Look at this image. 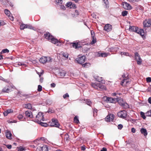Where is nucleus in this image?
I'll use <instances>...</instances> for the list:
<instances>
[{"mask_svg":"<svg viewBox=\"0 0 151 151\" xmlns=\"http://www.w3.org/2000/svg\"><path fill=\"white\" fill-rule=\"evenodd\" d=\"M129 29L130 31L135 32L140 34L141 36H143L144 35V33L143 30L139 29L137 27L130 26Z\"/></svg>","mask_w":151,"mask_h":151,"instance_id":"obj_1","label":"nucleus"},{"mask_svg":"<svg viewBox=\"0 0 151 151\" xmlns=\"http://www.w3.org/2000/svg\"><path fill=\"white\" fill-rule=\"evenodd\" d=\"M43 115L42 113L39 112L37 115L36 116V118L35 119V122H37L39 123V122H41V121H44V119L43 118Z\"/></svg>","mask_w":151,"mask_h":151,"instance_id":"obj_2","label":"nucleus"},{"mask_svg":"<svg viewBox=\"0 0 151 151\" xmlns=\"http://www.w3.org/2000/svg\"><path fill=\"white\" fill-rule=\"evenodd\" d=\"M52 60V59L50 57L43 56L40 59L39 61L41 63H45L46 62H51Z\"/></svg>","mask_w":151,"mask_h":151,"instance_id":"obj_3","label":"nucleus"},{"mask_svg":"<svg viewBox=\"0 0 151 151\" xmlns=\"http://www.w3.org/2000/svg\"><path fill=\"white\" fill-rule=\"evenodd\" d=\"M51 121V122L48 123V125L51 127H55L59 128V126L60 125L57 119H52Z\"/></svg>","mask_w":151,"mask_h":151,"instance_id":"obj_4","label":"nucleus"},{"mask_svg":"<svg viewBox=\"0 0 151 151\" xmlns=\"http://www.w3.org/2000/svg\"><path fill=\"white\" fill-rule=\"evenodd\" d=\"M127 114L126 111L124 110L120 111L117 113L118 116L123 119L126 118L127 116Z\"/></svg>","mask_w":151,"mask_h":151,"instance_id":"obj_5","label":"nucleus"},{"mask_svg":"<svg viewBox=\"0 0 151 151\" xmlns=\"http://www.w3.org/2000/svg\"><path fill=\"white\" fill-rule=\"evenodd\" d=\"M135 58L136 60L137 64L139 65H141L142 62V60L138 53L137 52H136L135 53Z\"/></svg>","mask_w":151,"mask_h":151,"instance_id":"obj_6","label":"nucleus"},{"mask_svg":"<svg viewBox=\"0 0 151 151\" xmlns=\"http://www.w3.org/2000/svg\"><path fill=\"white\" fill-rule=\"evenodd\" d=\"M85 56H82L76 58V60L78 63L82 64L85 62Z\"/></svg>","mask_w":151,"mask_h":151,"instance_id":"obj_7","label":"nucleus"},{"mask_svg":"<svg viewBox=\"0 0 151 151\" xmlns=\"http://www.w3.org/2000/svg\"><path fill=\"white\" fill-rule=\"evenodd\" d=\"M122 5L123 8L127 10H130L132 9V7L130 4L126 2H123Z\"/></svg>","mask_w":151,"mask_h":151,"instance_id":"obj_8","label":"nucleus"},{"mask_svg":"<svg viewBox=\"0 0 151 151\" xmlns=\"http://www.w3.org/2000/svg\"><path fill=\"white\" fill-rule=\"evenodd\" d=\"M119 103L124 109H127L129 107V106L128 104L124 102L122 99H120V101H119Z\"/></svg>","mask_w":151,"mask_h":151,"instance_id":"obj_9","label":"nucleus"},{"mask_svg":"<svg viewBox=\"0 0 151 151\" xmlns=\"http://www.w3.org/2000/svg\"><path fill=\"white\" fill-rule=\"evenodd\" d=\"M143 25L144 27H149L151 26V19L144 21L143 22Z\"/></svg>","mask_w":151,"mask_h":151,"instance_id":"obj_10","label":"nucleus"},{"mask_svg":"<svg viewBox=\"0 0 151 151\" xmlns=\"http://www.w3.org/2000/svg\"><path fill=\"white\" fill-rule=\"evenodd\" d=\"M114 118V115L113 114H110L108 115L105 118V120L107 122L113 121Z\"/></svg>","mask_w":151,"mask_h":151,"instance_id":"obj_11","label":"nucleus"},{"mask_svg":"<svg viewBox=\"0 0 151 151\" xmlns=\"http://www.w3.org/2000/svg\"><path fill=\"white\" fill-rule=\"evenodd\" d=\"M112 29V26L109 24H107L106 25L104 28V30L107 32L110 31Z\"/></svg>","mask_w":151,"mask_h":151,"instance_id":"obj_12","label":"nucleus"},{"mask_svg":"<svg viewBox=\"0 0 151 151\" xmlns=\"http://www.w3.org/2000/svg\"><path fill=\"white\" fill-rule=\"evenodd\" d=\"M129 83V80L126 78L123 79L121 82V84L122 86H126Z\"/></svg>","mask_w":151,"mask_h":151,"instance_id":"obj_13","label":"nucleus"},{"mask_svg":"<svg viewBox=\"0 0 151 151\" xmlns=\"http://www.w3.org/2000/svg\"><path fill=\"white\" fill-rule=\"evenodd\" d=\"M4 12L5 14L8 16L11 20L12 21H13L14 17L10 15L11 13L9 10L8 9H5L4 10Z\"/></svg>","mask_w":151,"mask_h":151,"instance_id":"obj_14","label":"nucleus"},{"mask_svg":"<svg viewBox=\"0 0 151 151\" xmlns=\"http://www.w3.org/2000/svg\"><path fill=\"white\" fill-rule=\"evenodd\" d=\"M40 151H48V148L47 146L44 145L42 146H40L39 148Z\"/></svg>","mask_w":151,"mask_h":151,"instance_id":"obj_15","label":"nucleus"},{"mask_svg":"<svg viewBox=\"0 0 151 151\" xmlns=\"http://www.w3.org/2000/svg\"><path fill=\"white\" fill-rule=\"evenodd\" d=\"M45 38L47 39L49 41L51 39V38H52L53 36L50 35V34L49 33H46L44 34Z\"/></svg>","mask_w":151,"mask_h":151,"instance_id":"obj_16","label":"nucleus"},{"mask_svg":"<svg viewBox=\"0 0 151 151\" xmlns=\"http://www.w3.org/2000/svg\"><path fill=\"white\" fill-rule=\"evenodd\" d=\"M103 99H104L107 102H109V103H113V101H112L113 99L111 97H103Z\"/></svg>","mask_w":151,"mask_h":151,"instance_id":"obj_17","label":"nucleus"},{"mask_svg":"<svg viewBox=\"0 0 151 151\" xmlns=\"http://www.w3.org/2000/svg\"><path fill=\"white\" fill-rule=\"evenodd\" d=\"M25 114L27 117H29V118H32L33 117L31 111H26Z\"/></svg>","mask_w":151,"mask_h":151,"instance_id":"obj_18","label":"nucleus"},{"mask_svg":"<svg viewBox=\"0 0 151 151\" xmlns=\"http://www.w3.org/2000/svg\"><path fill=\"white\" fill-rule=\"evenodd\" d=\"M23 106L24 107L28 109H31L32 107V105L30 103L24 104L23 105Z\"/></svg>","mask_w":151,"mask_h":151,"instance_id":"obj_19","label":"nucleus"},{"mask_svg":"<svg viewBox=\"0 0 151 151\" xmlns=\"http://www.w3.org/2000/svg\"><path fill=\"white\" fill-rule=\"evenodd\" d=\"M140 132L141 133L143 134L145 136H146L147 134V131L145 129L142 128L140 130Z\"/></svg>","mask_w":151,"mask_h":151,"instance_id":"obj_20","label":"nucleus"},{"mask_svg":"<svg viewBox=\"0 0 151 151\" xmlns=\"http://www.w3.org/2000/svg\"><path fill=\"white\" fill-rule=\"evenodd\" d=\"M104 3V5L106 8H108L109 7V3L108 0H102Z\"/></svg>","mask_w":151,"mask_h":151,"instance_id":"obj_21","label":"nucleus"},{"mask_svg":"<svg viewBox=\"0 0 151 151\" xmlns=\"http://www.w3.org/2000/svg\"><path fill=\"white\" fill-rule=\"evenodd\" d=\"M12 112V110L11 109H8L3 112L4 116H6L8 114Z\"/></svg>","mask_w":151,"mask_h":151,"instance_id":"obj_22","label":"nucleus"},{"mask_svg":"<svg viewBox=\"0 0 151 151\" xmlns=\"http://www.w3.org/2000/svg\"><path fill=\"white\" fill-rule=\"evenodd\" d=\"M98 86V90H106V87L104 86L103 85H102L101 84H100V83H99Z\"/></svg>","mask_w":151,"mask_h":151,"instance_id":"obj_23","label":"nucleus"},{"mask_svg":"<svg viewBox=\"0 0 151 151\" xmlns=\"http://www.w3.org/2000/svg\"><path fill=\"white\" fill-rule=\"evenodd\" d=\"M52 43L55 44L58 43V40L54 38L53 37H52L50 41Z\"/></svg>","mask_w":151,"mask_h":151,"instance_id":"obj_24","label":"nucleus"},{"mask_svg":"<svg viewBox=\"0 0 151 151\" xmlns=\"http://www.w3.org/2000/svg\"><path fill=\"white\" fill-rule=\"evenodd\" d=\"M14 65L16 67H17L19 65H25L22 62H18L14 63Z\"/></svg>","mask_w":151,"mask_h":151,"instance_id":"obj_25","label":"nucleus"},{"mask_svg":"<svg viewBox=\"0 0 151 151\" xmlns=\"http://www.w3.org/2000/svg\"><path fill=\"white\" fill-rule=\"evenodd\" d=\"M6 137L9 139H12V134L9 132H7L6 133Z\"/></svg>","mask_w":151,"mask_h":151,"instance_id":"obj_26","label":"nucleus"},{"mask_svg":"<svg viewBox=\"0 0 151 151\" xmlns=\"http://www.w3.org/2000/svg\"><path fill=\"white\" fill-rule=\"evenodd\" d=\"M99 83H92L91 84L92 86L96 89H98V86Z\"/></svg>","mask_w":151,"mask_h":151,"instance_id":"obj_27","label":"nucleus"},{"mask_svg":"<svg viewBox=\"0 0 151 151\" xmlns=\"http://www.w3.org/2000/svg\"><path fill=\"white\" fill-rule=\"evenodd\" d=\"M26 24V28L29 29H32L33 30H35V28L32 27V25L29 24Z\"/></svg>","mask_w":151,"mask_h":151,"instance_id":"obj_28","label":"nucleus"},{"mask_svg":"<svg viewBox=\"0 0 151 151\" xmlns=\"http://www.w3.org/2000/svg\"><path fill=\"white\" fill-rule=\"evenodd\" d=\"M108 55V53H99V57L101 56L103 57H105L107 56Z\"/></svg>","mask_w":151,"mask_h":151,"instance_id":"obj_29","label":"nucleus"},{"mask_svg":"<svg viewBox=\"0 0 151 151\" xmlns=\"http://www.w3.org/2000/svg\"><path fill=\"white\" fill-rule=\"evenodd\" d=\"M72 46L75 47V48L77 49L79 47L78 44V43L74 42L72 43Z\"/></svg>","mask_w":151,"mask_h":151,"instance_id":"obj_30","label":"nucleus"},{"mask_svg":"<svg viewBox=\"0 0 151 151\" xmlns=\"http://www.w3.org/2000/svg\"><path fill=\"white\" fill-rule=\"evenodd\" d=\"M92 40L91 42V44H93L95 43L96 42V37H95L93 36H92Z\"/></svg>","mask_w":151,"mask_h":151,"instance_id":"obj_31","label":"nucleus"},{"mask_svg":"<svg viewBox=\"0 0 151 151\" xmlns=\"http://www.w3.org/2000/svg\"><path fill=\"white\" fill-rule=\"evenodd\" d=\"M26 24H22L20 26V29L21 30L24 29L25 28H26Z\"/></svg>","mask_w":151,"mask_h":151,"instance_id":"obj_32","label":"nucleus"},{"mask_svg":"<svg viewBox=\"0 0 151 151\" xmlns=\"http://www.w3.org/2000/svg\"><path fill=\"white\" fill-rule=\"evenodd\" d=\"M39 124H40L42 126L46 127L47 126V124L46 123H43L41 122H39Z\"/></svg>","mask_w":151,"mask_h":151,"instance_id":"obj_33","label":"nucleus"},{"mask_svg":"<svg viewBox=\"0 0 151 151\" xmlns=\"http://www.w3.org/2000/svg\"><path fill=\"white\" fill-rule=\"evenodd\" d=\"M90 65V64L89 63H86L84 64H83L82 66L84 67L87 68L89 67Z\"/></svg>","mask_w":151,"mask_h":151,"instance_id":"obj_34","label":"nucleus"},{"mask_svg":"<svg viewBox=\"0 0 151 151\" xmlns=\"http://www.w3.org/2000/svg\"><path fill=\"white\" fill-rule=\"evenodd\" d=\"M74 122L77 124H78L79 122L78 117L76 116L74 117Z\"/></svg>","mask_w":151,"mask_h":151,"instance_id":"obj_35","label":"nucleus"},{"mask_svg":"<svg viewBox=\"0 0 151 151\" xmlns=\"http://www.w3.org/2000/svg\"><path fill=\"white\" fill-rule=\"evenodd\" d=\"M9 90L8 88H4L2 89V91L4 92L8 93L9 92Z\"/></svg>","mask_w":151,"mask_h":151,"instance_id":"obj_36","label":"nucleus"},{"mask_svg":"<svg viewBox=\"0 0 151 151\" xmlns=\"http://www.w3.org/2000/svg\"><path fill=\"white\" fill-rule=\"evenodd\" d=\"M9 50L7 49L3 50L1 52V54L4 53L6 52H8Z\"/></svg>","mask_w":151,"mask_h":151,"instance_id":"obj_37","label":"nucleus"},{"mask_svg":"<svg viewBox=\"0 0 151 151\" xmlns=\"http://www.w3.org/2000/svg\"><path fill=\"white\" fill-rule=\"evenodd\" d=\"M122 15L123 16H125L127 14V12L126 11H124L122 12Z\"/></svg>","mask_w":151,"mask_h":151,"instance_id":"obj_38","label":"nucleus"},{"mask_svg":"<svg viewBox=\"0 0 151 151\" xmlns=\"http://www.w3.org/2000/svg\"><path fill=\"white\" fill-rule=\"evenodd\" d=\"M113 99L112 101H113V103H114L116 101H118L119 102V101H120V100L118 98H112Z\"/></svg>","mask_w":151,"mask_h":151,"instance_id":"obj_39","label":"nucleus"},{"mask_svg":"<svg viewBox=\"0 0 151 151\" xmlns=\"http://www.w3.org/2000/svg\"><path fill=\"white\" fill-rule=\"evenodd\" d=\"M42 87L40 85H39L38 86L37 91H41L42 90Z\"/></svg>","mask_w":151,"mask_h":151,"instance_id":"obj_40","label":"nucleus"},{"mask_svg":"<svg viewBox=\"0 0 151 151\" xmlns=\"http://www.w3.org/2000/svg\"><path fill=\"white\" fill-rule=\"evenodd\" d=\"M141 116L144 119H145L146 118V117L145 116V114L144 112H141Z\"/></svg>","mask_w":151,"mask_h":151,"instance_id":"obj_41","label":"nucleus"},{"mask_svg":"<svg viewBox=\"0 0 151 151\" xmlns=\"http://www.w3.org/2000/svg\"><path fill=\"white\" fill-rule=\"evenodd\" d=\"M63 57L67 58L68 57V54L66 53H63Z\"/></svg>","mask_w":151,"mask_h":151,"instance_id":"obj_42","label":"nucleus"},{"mask_svg":"<svg viewBox=\"0 0 151 151\" xmlns=\"http://www.w3.org/2000/svg\"><path fill=\"white\" fill-rule=\"evenodd\" d=\"M146 115L147 116H151V110L147 111L146 113Z\"/></svg>","mask_w":151,"mask_h":151,"instance_id":"obj_43","label":"nucleus"},{"mask_svg":"<svg viewBox=\"0 0 151 151\" xmlns=\"http://www.w3.org/2000/svg\"><path fill=\"white\" fill-rule=\"evenodd\" d=\"M86 104L89 106H91V102L89 100H86Z\"/></svg>","mask_w":151,"mask_h":151,"instance_id":"obj_44","label":"nucleus"},{"mask_svg":"<svg viewBox=\"0 0 151 151\" xmlns=\"http://www.w3.org/2000/svg\"><path fill=\"white\" fill-rule=\"evenodd\" d=\"M97 110L94 109L93 111V115L94 116H96L97 115Z\"/></svg>","mask_w":151,"mask_h":151,"instance_id":"obj_45","label":"nucleus"},{"mask_svg":"<svg viewBox=\"0 0 151 151\" xmlns=\"http://www.w3.org/2000/svg\"><path fill=\"white\" fill-rule=\"evenodd\" d=\"M72 4V3L71 2H68L66 4V6H68V7H70V8H71V6Z\"/></svg>","mask_w":151,"mask_h":151,"instance_id":"obj_46","label":"nucleus"},{"mask_svg":"<svg viewBox=\"0 0 151 151\" xmlns=\"http://www.w3.org/2000/svg\"><path fill=\"white\" fill-rule=\"evenodd\" d=\"M56 1L57 3H58L60 4H62L63 1L62 0H55Z\"/></svg>","mask_w":151,"mask_h":151,"instance_id":"obj_47","label":"nucleus"},{"mask_svg":"<svg viewBox=\"0 0 151 151\" xmlns=\"http://www.w3.org/2000/svg\"><path fill=\"white\" fill-rule=\"evenodd\" d=\"M146 81L147 82H151V78L150 77H147L146 78Z\"/></svg>","mask_w":151,"mask_h":151,"instance_id":"obj_48","label":"nucleus"},{"mask_svg":"<svg viewBox=\"0 0 151 151\" xmlns=\"http://www.w3.org/2000/svg\"><path fill=\"white\" fill-rule=\"evenodd\" d=\"M23 117V116L22 115L20 114L18 116V118L20 120L22 119Z\"/></svg>","mask_w":151,"mask_h":151,"instance_id":"obj_49","label":"nucleus"},{"mask_svg":"<svg viewBox=\"0 0 151 151\" xmlns=\"http://www.w3.org/2000/svg\"><path fill=\"white\" fill-rule=\"evenodd\" d=\"M118 129H121L123 127V125L121 124H120L118 125Z\"/></svg>","mask_w":151,"mask_h":151,"instance_id":"obj_50","label":"nucleus"},{"mask_svg":"<svg viewBox=\"0 0 151 151\" xmlns=\"http://www.w3.org/2000/svg\"><path fill=\"white\" fill-rule=\"evenodd\" d=\"M37 73L39 75V77H40L41 75H42L43 73V71L42 70V72H41L40 73H39V72H37Z\"/></svg>","mask_w":151,"mask_h":151,"instance_id":"obj_51","label":"nucleus"},{"mask_svg":"<svg viewBox=\"0 0 151 151\" xmlns=\"http://www.w3.org/2000/svg\"><path fill=\"white\" fill-rule=\"evenodd\" d=\"M69 96L68 93H66L65 94H64L63 96V97L64 99H65L67 97H69Z\"/></svg>","mask_w":151,"mask_h":151,"instance_id":"obj_52","label":"nucleus"},{"mask_svg":"<svg viewBox=\"0 0 151 151\" xmlns=\"http://www.w3.org/2000/svg\"><path fill=\"white\" fill-rule=\"evenodd\" d=\"M6 147L9 149H11L12 148V146L11 145H6Z\"/></svg>","mask_w":151,"mask_h":151,"instance_id":"obj_53","label":"nucleus"},{"mask_svg":"<svg viewBox=\"0 0 151 151\" xmlns=\"http://www.w3.org/2000/svg\"><path fill=\"white\" fill-rule=\"evenodd\" d=\"M0 80H1L3 81H7L6 80L4 79V78H3V77H2L1 76H0Z\"/></svg>","mask_w":151,"mask_h":151,"instance_id":"obj_54","label":"nucleus"},{"mask_svg":"<svg viewBox=\"0 0 151 151\" xmlns=\"http://www.w3.org/2000/svg\"><path fill=\"white\" fill-rule=\"evenodd\" d=\"M131 131L133 133H134L135 132L136 130L134 128H132L131 129Z\"/></svg>","mask_w":151,"mask_h":151,"instance_id":"obj_55","label":"nucleus"},{"mask_svg":"<svg viewBox=\"0 0 151 151\" xmlns=\"http://www.w3.org/2000/svg\"><path fill=\"white\" fill-rule=\"evenodd\" d=\"M51 86L52 87L54 88L55 86V83H53L51 84Z\"/></svg>","mask_w":151,"mask_h":151,"instance_id":"obj_56","label":"nucleus"},{"mask_svg":"<svg viewBox=\"0 0 151 151\" xmlns=\"http://www.w3.org/2000/svg\"><path fill=\"white\" fill-rule=\"evenodd\" d=\"M122 53L124 55H127V56H129V53L128 52H122Z\"/></svg>","mask_w":151,"mask_h":151,"instance_id":"obj_57","label":"nucleus"},{"mask_svg":"<svg viewBox=\"0 0 151 151\" xmlns=\"http://www.w3.org/2000/svg\"><path fill=\"white\" fill-rule=\"evenodd\" d=\"M107 151V149H106V148L105 147L103 148L102 149H101V151Z\"/></svg>","mask_w":151,"mask_h":151,"instance_id":"obj_58","label":"nucleus"},{"mask_svg":"<svg viewBox=\"0 0 151 151\" xmlns=\"http://www.w3.org/2000/svg\"><path fill=\"white\" fill-rule=\"evenodd\" d=\"M148 102L151 104V97H149L148 99Z\"/></svg>","mask_w":151,"mask_h":151,"instance_id":"obj_59","label":"nucleus"},{"mask_svg":"<svg viewBox=\"0 0 151 151\" xmlns=\"http://www.w3.org/2000/svg\"><path fill=\"white\" fill-rule=\"evenodd\" d=\"M75 15L76 14L77 15H78L79 14V13H78V11L77 10H76L75 11Z\"/></svg>","mask_w":151,"mask_h":151,"instance_id":"obj_60","label":"nucleus"},{"mask_svg":"<svg viewBox=\"0 0 151 151\" xmlns=\"http://www.w3.org/2000/svg\"><path fill=\"white\" fill-rule=\"evenodd\" d=\"M61 9H63V10H64L65 9V7L64 6H61Z\"/></svg>","mask_w":151,"mask_h":151,"instance_id":"obj_61","label":"nucleus"},{"mask_svg":"<svg viewBox=\"0 0 151 151\" xmlns=\"http://www.w3.org/2000/svg\"><path fill=\"white\" fill-rule=\"evenodd\" d=\"M130 2H134L135 0H128Z\"/></svg>","mask_w":151,"mask_h":151,"instance_id":"obj_62","label":"nucleus"},{"mask_svg":"<svg viewBox=\"0 0 151 151\" xmlns=\"http://www.w3.org/2000/svg\"><path fill=\"white\" fill-rule=\"evenodd\" d=\"M47 112H48V113H50H50H51L52 112V110H50V109H49V110H48V111H47Z\"/></svg>","mask_w":151,"mask_h":151,"instance_id":"obj_63","label":"nucleus"},{"mask_svg":"<svg viewBox=\"0 0 151 151\" xmlns=\"http://www.w3.org/2000/svg\"><path fill=\"white\" fill-rule=\"evenodd\" d=\"M9 4H10V5L12 7H13L14 6V5L11 2H10Z\"/></svg>","mask_w":151,"mask_h":151,"instance_id":"obj_64","label":"nucleus"}]
</instances>
